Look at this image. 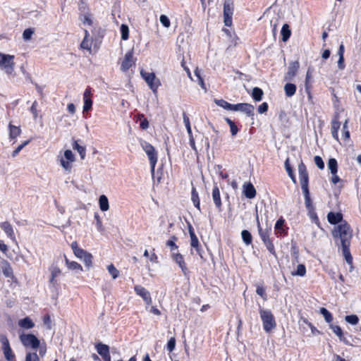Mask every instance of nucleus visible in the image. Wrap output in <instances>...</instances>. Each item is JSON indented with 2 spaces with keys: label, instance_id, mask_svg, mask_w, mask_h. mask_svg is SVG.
<instances>
[{
  "label": "nucleus",
  "instance_id": "nucleus-1",
  "mask_svg": "<svg viewBox=\"0 0 361 361\" xmlns=\"http://www.w3.org/2000/svg\"><path fill=\"white\" fill-rule=\"evenodd\" d=\"M299 179L301 189L305 197V204L307 209L314 208L310 197L309 190V176L305 164L301 161L298 165Z\"/></svg>",
  "mask_w": 361,
  "mask_h": 361
},
{
  "label": "nucleus",
  "instance_id": "nucleus-2",
  "mask_svg": "<svg viewBox=\"0 0 361 361\" xmlns=\"http://www.w3.org/2000/svg\"><path fill=\"white\" fill-rule=\"evenodd\" d=\"M332 235L335 239H340L341 245H350L353 237L350 226L345 221L338 225L332 231Z\"/></svg>",
  "mask_w": 361,
  "mask_h": 361
},
{
  "label": "nucleus",
  "instance_id": "nucleus-3",
  "mask_svg": "<svg viewBox=\"0 0 361 361\" xmlns=\"http://www.w3.org/2000/svg\"><path fill=\"white\" fill-rule=\"evenodd\" d=\"M259 313L262 322L263 329L267 332H270L276 326V320L271 311L268 309H264L259 306Z\"/></svg>",
  "mask_w": 361,
  "mask_h": 361
},
{
  "label": "nucleus",
  "instance_id": "nucleus-4",
  "mask_svg": "<svg viewBox=\"0 0 361 361\" xmlns=\"http://www.w3.org/2000/svg\"><path fill=\"white\" fill-rule=\"evenodd\" d=\"M13 59V55L6 54L0 52V67L8 75L12 74L14 71L15 63Z\"/></svg>",
  "mask_w": 361,
  "mask_h": 361
},
{
  "label": "nucleus",
  "instance_id": "nucleus-5",
  "mask_svg": "<svg viewBox=\"0 0 361 361\" xmlns=\"http://www.w3.org/2000/svg\"><path fill=\"white\" fill-rule=\"evenodd\" d=\"M19 338L25 348L36 350L40 345V341L32 334H22L19 336Z\"/></svg>",
  "mask_w": 361,
  "mask_h": 361
},
{
  "label": "nucleus",
  "instance_id": "nucleus-6",
  "mask_svg": "<svg viewBox=\"0 0 361 361\" xmlns=\"http://www.w3.org/2000/svg\"><path fill=\"white\" fill-rule=\"evenodd\" d=\"M140 75L149 85L152 91L154 93H156L157 92V89L161 85V82L159 80L156 78L155 74L153 72L148 73L142 70L140 71Z\"/></svg>",
  "mask_w": 361,
  "mask_h": 361
},
{
  "label": "nucleus",
  "instance_id": "nucleus-7",
  "mask_svg": "<svg viewBox=\"0 0 361 361\" xmlns=\"http://www.w3.org/2000/svg\"><path fill=\"white\" fill-rule=\"evenodd\" d=\"M75 158L73 152L71 149H66L64 152V157H61L60 159L61 166L68 171H71L72 169L71 163L75 161Z\"/></svg>",
  "mask_w": 361,
  "mask_h": 361
},
{
  "label": "nucleus",
  "instance_id": "nucleus-8",
  "mask_svg": "<svg viewBox=\"0 0 361 361\" xmlns=\"http://www.w3.org/2000/svg\"><path fill=\"white\" fill-rule=\"evenodd\" d=\"M254 106L250 104L238 103L233 105L232 111H241L245 114L248 117H252L254 116Z\"/></svg>",
  "mask_w": 361,
  "mask_h": 361
},
{
  "label": "nucleus",
  "instance_id": "nucleus-9",
  "mask_svg": "<svg viewBox=\"0 0 361 361\" xmlns=\"http://www.w3.org/2000/svg\"><path fill=\"white\" fill-rule=\"evenodd\" d=\"M171 257L172 259L176 262V263L178 264L179 267L181 269L183 275L185 277H189L190 271L186 267L183 256L180 253L173 252Z\"/></svg>",
  "mask_w": 361,
  "mask_h": 361
},
{
  "label": "nucleus",
  "instance_id": "nucleus-10",
  "mask_svg": "<svg viewBox=\"0 0 361 361\" xmlns=\"http://www.w3.org/2000/svg\"><path fill=\"white\" fill-rule=\"evenodd\" d=\"M134 64L135 61L133 59V50H130L125 54L124 59L121 62V70L123 72H126Z\"/></svg>",
  "mask_w": 361,
  "mask_h": 361
},
{
  "label": "nucleus",
  "instance_id": "nucleus-11",
  "mask_svg": "<svg viewBox=\"0 0 361 361\" xmlns=\"http://www.w3.org/2000/svg\"><path fill=\"white\" fill-rule=\"evenodd\" d=\"M299 68L300 63L298 61L290 62L288 68V71L284 77L285 80L291 81L296 75Z\"/></svg>",
  "mask_w": 361,
  "mask_h": 361
},
{
  "label": "nucleus",
  "instance_id": "nucleus-12",
  "mask_svg": "<svg viewBox=\"0 0 361 361\" xmlns=\"http://www.w3.org/2000/svg\"><path fill=\"white\" fill-rule=\"evenodd\" d=\"M134 290L136 294L140 296L147 305L152 303L150 293L145 288L142 286L137 285L134 287Z\"/></svg>",
  "mask_w": 361,
  "mask_h": 361
},
{
  "label": "nucleus",
  "instance_id": "nucleus-13",
  "mask_svg": "<svg viewBox=\"0 0 361 361\" xmlns=\"http://www.w3.org/2000/svg\"><path fill=\"white\" fill-rule=\"evenodd\" d=\"M141 146L145 153L147 154L149 160L157 159V154L154 147L149 142L143 141L141 142Z\"/></svg>",
  "mask_w": 361,
  "mask_h": 361
},
{
  "label": "nucleus",
  "instance_id": "nucleus-14",
  "mask_svg": "<svg viewBox=\"0 0 361 361\" xmlns=\"http://www.w3.org/2000/svg\"><path fill=\"white\" fill-rule=\"evenodd\" d=\"M256 221L257 225V230L259 233V235L262 241L266 240V239L269 238L270 236V233L271 231V227L263 229L260 225L259 220V216L257 214V209H256Z\"/></svg>",
  "mask_w": 361,
  "mask_h": 361
},
{
  "label": "nucleus",
  "instance_id": "nucleus-15",
  "mask_svg": "<svg viewBox=\"0 0 361 361\" xmlns=\"http://www.w3.org/2000/svg\"><path fill=\"white\" fill-rule=\"evenodd\" d=\"M91 89L90 87L86 88L83 94V112L88 111L92 109V100L91 99Z\"/></svg>",
  "mask_w": 361,
  "mask_h": 361
},
{
  "label": "nucleus",
  "instance_id": "nucleus-16",
  "mask_svg": "<svg viewBox=\"0 0 361 361\" xmlns=\"http://www.w3.org/2000/svg\"><path fill=\"white\" fill-rule=\"evenodd\" d=\"M285 220L283 217L279 218L274 226L275 233L277 235H287V228H285Z\"/></svg>",
  "mask_w": 361,
  "mask_h": 361
},
{
  "label": "nucleus",
  "instance_id": "nucleus-17",
  "mask_svg": "<svg viewBox=\"0 0 361 361\" xmlns=\"http://www.w3.org/2000/svg\"><path fill=\"white\" fill-rule=\"evenodd\" d=\"M243 194L248 199H252L256 196V190L250 182L245 183L243 186Z\"/></svg>",
  "mask_w": 361,
  "mask_h": 361
},
{
  "label": "nucleus",
  "instance_id": "nucleus-18",
  "mask_svg": "<svg viewBox=\"0 0 361 361\" xmlns=\"http://www.w3.org/2000/svg\"><path fill=\"white\" fill-rule=\"evenodd\" d=\"M212 199L214 201V203L216 206V207L218 209L219 212H221V196H220V191L219 189V187L216 184L214 185L213 190H212Z\"/></svg>",
  "mask_w": 361,
  "mask_h": 361
},
{
  "label": "nucleus",
  "instance_id": "nucleus-19",
  "mask_svg": "<svg viewBox=\"0 0 361 361\" xmlns=\"http://www.w3.org/2000/svg\"><path fill=\"white\" fill-rule=\"evenodd\" d=\"M0 228L5 232L6 235L13 241H16V236L11 224L8 221L0 224Z\"/></svg>",
  "mask_w": 361,
  "mask_h": 361
},
{
  "label": "nucleus",
  "instance_id": "nucleus-20",
  "mask_svg": "<svg viewBox=\"0 0 361 361\" xmlns=\"http://www.w3.org/2000/svg\"><path fill=\"white\" fill-rule=\"evenodd\" d=\"M340 127H341V122L338 121V116L336 115L335 117L331 121V131L332 137L336 141L339 140L338 132V130L340 129Z\"/></svg>",
  "mask_w": 361,
  "mask_h": 361
},
{
  "label": "nucleus",
  "instance_id": "nucleus-21",
  "mask_svg": "<svg viewBox=\"0 0 361 361\" xmlns=\"http://www.w3.org/2000/svg\"><path fill=\"white\" fill-rule=\"evenodd\" d=\"M327 220L329 224L336 225L343 221V214L340 212H330L327 214Z\"/></svg>",
  "mask_w": 361,
  "mask_h": 361
},
{
  "label": "nucleus",
  "instance_id": "nucleus-22",
  "mask_svg": "<svg viewBox=\"0 0 361 361\" xmlns=\"http://www.w3.org/2000/svg\"><path fill=\"white\" fill-rule=\"evenodd\" d=\"M329 328L333 331V332L339 338L340 341L343 342L345 344H349V342L346 340V338L343 336V333L341 328L338 325H334L333 324H329Z\"/></svg>",
  "mask_w": 361,
  "mask_h": 361
},
{
  "label": "nucleus",
  "instance_id": "nucleus-23",
  "mask_svg": "<svg viewBox=\"0 0 361 361\" xmlns=\"http://www.w3.org/2000/svg\"><path fill=\"white\" fill-rule=\"evenodd\" d=\"M71 248L75 257L79 259H82L87 253V251L78 247L76 241L71 243Z\"/></svg>",
  "mask_w": 361,
  "mask_h": 361
},
{
  "label": "nucleus",
  "instance_id": "nucleus-24",
  "mask_svg": "<svg viewBox=\"0 0 361 361\" xmlns=\"http://www.w3.org/2000/svg\"><path fill=\"white\" fill-rule=\"evenodd\" d=\"M18 325L23 329H30L35 326V323L29 317H26L18 321Z\"/></svg>",
  "mask_w": 361,
  "mask_h": 361
},
{
  "label": "nucleus",
  "instance_id": "nucleus-25",
  "mask_svg": "<svg viewBox=\"0 0 361 361\" xmlns=\"http://www.w3.org/2000/svg\"><path fill=\"white\" fill-rule=\"evenodd\" d=\"M350 245H342V252L343 255L346 261V262L351 265L353 264V257L351 255L350 251Z\"/></svg>",
  "mask_w": 361,
  "mask_h": 361
},
{
  "label": "nucleus",
  "instance_id": "nucleus-26",
  "mask_svg": "<svg viewBox=\"0 0 361 361\" xmlns=\"http://www.w3.org/2000/svg\"><path fill=\"white\" fill-rule=\"evenodd\" d=\"M9 138L11 140L16 139L21 133V129L19 126H16L11 123L8 125Z\"/></svg>",
  "mask_w": 361,
  "mask_h": 361
},
{
  "label": "nucleus",
  "instance_id": "nucleus-27",
  "mask_svg": "<svg viewBox=\"0 0 361 361\" xmlns=\"http://www.w3.org/2000/svg\"><path fill=\"white\" fill-rule=\"evenodd\" d=\"M95 348L98 354L102 356V357L109 354V347L106 344L98 343L95 345Z\"/></svg>",
  "mask_w": 361,
  "mask_h": 361
},
{
  "label": "nucleus",
  "instance_id": "nucleus-28",
  "mask_svg": "<svg viewBox=\"0 0 361 361\" xmlns=\"http://www.w3.org/2000/svg\"><path fill=\"white\" fill-rule=\"evenodd\" d=\"M296 85L293 83L288 82L284 86L285 94L288 97H293L296 92Z\"/></svg>",
  "mask_w": 361,
  "mask_h": 361
},
{
  "label": "nucleus",
  "instance_id": "nucleus-29",
  "mask_svg": "<svg viewBox=\"0 0 361 361\" xmlns=\"http://www.w3.org/2000/svg\"><path fill=\"white\" fill-rule=\"evenodd\" d=\"M281 35L283 42H287L291 35V30L288 24L285 23L281 28Z\"/></svg>",
  "mask_w": 361,
  "mask_h": 361
},
{
  "label": "nucleus",
  "instance_id": "nucleus-30",
  "mask_svg": "<svg viewBox=\"0 0 361 361\" xmlns=\"http://www.w3.org/2000/svg\"><path fill=\"white\" fill-rule=\"evenodd\" d=\"M73 149L77 150L79 153L80 158L84 159L86 155L85 147L79 145L78 140H74L72 145Z\"/></svg>",
  "mask_w": 361,
  "mask_h": 361
},
{
  "label": "nucleus",
  "instance_id": "nucleus-31",
  "mask_svg": "<svg viewBox=\"0 0 361 361\" xmlns=\"http://www.w3.org/2000/svg\"><path fill=\"white\" fill-rule=\"evenodd\" d=\"M99 208L102 212H106L109 209V200L105 195H102L99 197Z\"/></svg>",
  "mask_w": 361,
  "mask_h": 361
},
{
  "label": "nucleus",
  "instance_id": "nucleus-32",
  "mask_svg": "<svg viewBox=\"0 0 361 361\" xmlns=\"http://www.w3.org/2000/svg\"><path fill=\"white\" fill-rule=\"evenodd\" d=\"M191 200L193 202L194 206L198 209L200 210V202L198 195V192L195 187L192 188L191 191Z\"/></svg>",
  "mask_w": 361,
  "mask_h": 361
},
{
  "label": "nucleus",
  "instance_id": "nucleus-33",
  "mask_svg": "<svg viewBox=\"0 0 361 361\" xmlns=\"http://www.w3.org/2000/svg\"><path fill=\"white\" fill-rule=\"evenodd\" d=\"M5 358L7 361H16L15 360V354L13 353V350L11 346H6L2 348Z\"/></svg>",
  "mask_w": 361,
  "mask_h": 361
},
{
  "label": "nucleus",
  "instance_id": "nucleus-34",
  "mask_svg": "<svg viewBox=\"0 0 361 361\" xmlns=\"http://www.w3.org/2000/svg\"><path fill=\"white\" fill-rule=\"evenodd\" d=\"M243 241L246 245H250L252 242V235L247 230H243L241 232Z\"/></svg>",
  "mask_w": 361,
  "mask_h": 361
},
{
  "label": "nucleus",
  "instance_id": "nucleus-35",
  "mask_svg": "<svg viewBox=\"0 0 361 361\" xmlns=\"http://www.w3.org/2000/svg\"><path fill=\"white\" fill-rule=\"evenodd\" d=\"M65 261H66V264L67 267L68 268V269L75 270V271H79L82 270V267L80 264H78L76 262H73V261L70 262L66 256H65Z\"/></svg>",
  "mask_w": 361,
  "mask_h": 361
},
{
  "label": "nucleus",
  "instance_id": "nucleus-36",
  "mask_svg": "<svg viewBox=\"0 0 361 361\" xmlns=\"http://www.w3.org/2000/svg\"><path fill=\"white\" fill-rule=\"evenodd\" d=\"M263 94L264 92L261 88L256 87L252 89V97L255 101H261L262 99Z\"/></svg>",
  "mask_w": 361,
  "mask_h": 361
},
{
  "label": "nucleus",
  "instance_id": "nucleus-37",
  "mask_svg": "<svg viewBox=\"0 0 361 361\" xmlns=\"http://www.w3.org/2000/svg\"><path fill=\"white\" fill-rule=\"evenodd\" d=\"M319 312L324 317L326 322L331 324L333 321V315L325 307H321L319 310Z\"/></svg>",
  "mask_w": 361,
  "mask_h": 361
},
{
  "label": "nucleus",
  "instance_id": "nucleus-38",
  "mask_svg": "<svg viewBox=\"0 0 361 361\" xmlns=\"http://www.w3.org/2000/svg\"><path fill=\"white\" fill-rule=\"evenodd\" d=\"M285 169H286V171L288 173V175L291 178L292 181L294 183H296V178H295V176L294 175L293 168H292V166L290 164L289 159L288 158L285 161Z\"/></svg>",
  "mask_w": 361,
  "mask_h": 361
},
{
  "label": "nucleus",
  "instance_id": "nucleus-39",
  "mask_svg": "<svg viewBox=\"0 0 361 361\" xmlns=\"http://www.w3.org/2000/svg\"><path fill=\"white\" fill-rule=\"evenodd\" d=\"M328 168L331 174L337 173L338 172V162L336 159L331 158L328 161Z\"/></svg>",
  "mask_w": 361,
  "mask_h": 361
},
{
  "label": "nucleus",
  "instance_id": "nucleus-40",
  "mask_svg": "<svg viewBox=\"0 0 361 361\" xmlns=\"http://www.w3.org/2000/svg\"><path fill=\"white\" fill-rule=\"evenodd\" d=\"M308 212V216L311 219L312 221L316 224L318 227H320V222L317 214L315 212V208L307 209Z\"/></svg>",
  "mask_w": 361,
  "mask_h": 361
},
{
  "label": "nucleus",
  "instance_id": "nucleus-41",
  "mask_svg": "<svg viewBox=\"0 0 361 361\" xmlns=\"http://www.w3.org/2000/svg\"><path fill=\"white\" fill-rule=\"evenodd\" d=\"M215 103L226 110L232 111L233 105L232 104L228 103L224 99H215Z\"/></svg>",
  "mask_w": 361,
  "mask_h": 361
},
{
  "label": "nucleus",
  "instance_id": "nucleus-42",
  "mask_svg": "<svg viewBox=\"0 0 361 361\" xmlns=\"http://www.w3.org/2000/svg\"><path fill=\"white\" fill-rule=\"evenodd\" d=\"M306 274V267L304 264H300L297 266V269L292 272L293 276H304Z\"/></svg>",
  "mask_w": 361,
  "mask_h": 361
},
{
  "label": "nucleus",
  "instance_id": "nucleus-43",
  "mask_svg": "<svg viewBox=\"0 0 361 361\" xmlns=\"http://www.w3.org/2000/svg\"><path fill=\"white\" fill-rule=\"evenodd\" d=\"M121 34V39L124 41L127 40L129 37V27L126 24H122L120 27Z\"/></svg>",
  "mask_w": 361,
  "mask_h": 361
},
{
  "label": "nucleus",
  "instance_id": "nucleus-44",
  "mask_svg": "<svg viewBox=\"0 0 361 361\" xmlns=\"http://www.w3.org/2000/svg\"><path fill=\"white\" fill-rule=\"evenodd\" d=\"M190 245L191 247L195 248L197 252L202 257L200 252L199 240L195 234H194L193 235H190Z\"/></svg>",
  "mask_w": 361,
  "mask_h": 361
},
{
  "label": "nucleus",
  "instance_id": "nucleus-45",
  "mask_svg": "<svg viewBox=\"0 0 361 361\" xmlns=\"http://www.w3.org/2000/svg\"><path fill=\"white\" fill-rule=\"evenodd\" d=\"M312 77V68H308L305 81V90H308L309 89H312V85L310 84V79Z\"/></svg>",
  "mask_w": 361,
  "mask_h": 361
},
{
  "label": "nucleus",
  "instance_id": "nucleus-46",
  "mask_svg": "<svg viewBox=\"0 0 361 361\" xmlns=\"http://www.w3.org/2000/svg\"><path fill=\"white\" fill-rule=\"evenodd\" d=\"M183 123L185 126L188 136L192 135V133L191 126H190V119L185 112H183Z\"/></svg>",
  "mask_w": 361,
  "mask_h": 361
},
{
  "label": "nucleus",
  "instance_id": "nucleus-47",
  "mask_svg": "<svg viewBox=\"0 0 361 361\" xmlns=\"http://www.w3.org/2000/svg\"><path fill=\"white\" fill-rule=\"evenodd\" d=\"M233 7L228 2H225L224 4V16H233Z\"/></svg>",
  "mask_w": 361,
  "mask_h": 361
},
{
  "label": "nucleus",
  "instance_id": "nucleus-48",
  "mask_svg": "<svg viewBox=\"0 0 361 361\" xmlns=\"http://www.w3.org/2000/svg\"><path fill=\"white\" fill-rule=\"evenodd\" d=\"M345 320L346 322H348L352 325H355L358 323L359 318L356 314H350V315L345 316Z\"/></svg>",
  "mask_w": 361,
  "mask_h": 361
},
{
  "label": "nucleus",
  "instance_id": "nucleus-49",
  "mask_svg": "<svg viewBox=\"0 0 361 361\" xmlns=\"http://www.w3.org/2000/svg\"><path fill=\"white\" fill-rule=\"evenodd\" d=\"M107 270L109 273L112 276L114 279H116L119 275L118 270L114 266L113 264H111L107 267Z\"/></svg>",
  "mask_w": 361,
  "mask_h": 361
},
{
  "label": "nucleus",
  "instance_id": "nucleus-50",
  "mask_svg": "<svg viewBox=\"0 0 361 361\" xmlns=\"http://www.w3.org/2000/svg\"><path fill=\"white\" fill-rule=\"evenodd\" d=\"M94 217L96 221V226H97V231L99 232L104 231V227H103L102 220H101V218H100L99 214L97 212L94 213Z\"/></svg>",
  "mask_w": 361,
  "mask_h": 361
},
{
  "label": "nucleus",
  "instance_id": "nucleus-51",
  "mask_svg": "<svg viewBox=\"0 0 361 361\" xmlns=\"http://www.w3.org/2000/svg\"><path fill=\"white\" fill-rule=\"evenodd\" d=\"M25 361H39V357L37 353L27 352L25 355Z\"/></svg>",
  "mask_w": 361,
  "mask_h": 361
},
{
  "label": "nucleus",
  "instance_id": "nucleus-52",
  "mask_svg": "<svg viewBox=\"0 0 361 361\" xmlns=\"http://www.w3.org/2000/svg\"><path fill=\"white\" fill-rule=\"evenodd\" d=\"M256 293L258 295H259L264 300H267V295L266 293L265 288L262 286H257L256 289Z\"/></svg>",
  "mask_w": 361,
  "mask_h": 361
},
{
  "label": "nucleus",
  "instance_id": "nucleus-53",
  "mask_svg": "<svg viewBox=\"0 0 361 361\" xmlns=\"http://www.w3.org/2000/svg\"><path fill=\"white\" fill-rule=\"evenodd\" d=\"M348 120H345L343 125V136L345 140H348L350 138V132L348 129Z\"/></svg>",
  "mask_w": 361,
  "mask_h": 361
},
{
  "label": "nucleus",
  "instance_id": "nucleus-54",
  "mask_svg": "<svg viewBox=\"0 0 361 361\" xmlns=\"http://www.w3.org/2000/svg\"><path fill=\"white\" fill-rule=\"evenodd\" d=\"M80 47L83 49L90 50L92 47V42L86 37H84L81 44Z\"/></svg>",
  "mask_w": 361,
  "mask_h": 361
},
{
  "label": "nucleus",
  "instance_id": "nucleus-55",
  "mask_svg": "<svg viewBox=\"0 0 361 361\" xmlns=\"http://www.w3.org/2000/svg\"><path fill=\"white\" fill-rule=\"evenodd\" d=\"M160 23L166 28L170 27L171 23L169 18L166 15H161L159 18Z\"/></svg>",
  "mask_w": 361,
  "mask_h": 361
},
{
  "label": "nucleus",
  "instance_id": "nucleus-56",
  "mask_svg": "<svg viewBox=\"0 0 361 361\" xmlns=\"http://www.w3.org/2000/svg\"><path fill=\"white\" fill-rule=\"evenodd\" d=\"M33 33H34V31L32 29H31V28L25 29L23 33V39L25 41L30 39Z\"/></svg>",
  "mask_w": 361,
  "mask_h": 361
},
{
  "label": "nucleus",
  "instance_id": "nucleus-57",
  "mask_svg": "<svg viewBox=\"0 0 361 361\" xmlns=\"http://www.w3.org/2000/svg\"><path fill=\"white\" fill-rule=\"evenodd\" d=\"M30 142V140H26L20 145L15 150L12 152V157H15L18 153Z\"/></svg>",
  "mask_w": 361,
  "mask_h": 361
},
{
  "label": "nucleus",
  "instance_id": "nucleus-58",
  "mask_svg": "<svg viewBox=\"0 0 361 361\" xmlns=\"http://www.w3.org/2000/svg\"><path fill=\"white\" fill-rule=\"evenodd\" d=\"M303 322L310 326L311 332L313 335H318L322 334L311 322H308L307 319H304Z\"/></svg>",
  "mask_w": 361,
  "mask_h": 361
},
{
  "label": "nucleus",
  "instance_id": "nucleus-59",
  "mask_svg": "<svg viewBox=\"0 0 361 361\" xmlns=\"http://www.w3.org/2000/svg\"><path fill=\"white\" fill-rule=\"evenodd\" d=\"M82 259L85 265L87 267L90 268L92 266V255L90 253L87 252V255Z\"/></svg>",
  "mask_w": 361,
  "mask_h": 361
},
{
  "label": "nucleus",
  "instance_id": "nucleus-60",
  "mask_svg": "<svg viewBox=\"0 0 361 361\" xmlns=\"http://www.w3.org/2000/svg\"><path fill=\"white\" fill-rule=\"evenodd\" d=\"M176 347V338L174 337H171L166 344V348L169 352H172Z\"/></svg>",
  "mask_w": 361,
  "mask_h": 361
},
{
  "label": "nucleus",
  "instance_id": "nucleus-61",
  "mask_svg": "<svg viewBox=\"0 0 361 361\" xmlns=\"http://www.w3.org/2000/svg\"><path fill=\"white\" fill-rule=\"evenodd\" d=\"M314 163L319 169H324V162L322 158L319 156H315L314 158Z\"/></svg>",
  "mask_w": 361,
  "mask_h": 361
},
{
  "label": "nucleus",
  "instance_id": "nucleus-62",
  "mask_svg": "<svg viewBox=\"0 0 361 361\" xmlns=\"http://www.w3.org/2000/svg\"><path fill=\"white\" fill-rule=\"evenodd\" d=\"M265 247H267V249L268 250V251L273 255H274L275 257H276V251H275V248H274V243L271 241H270L269 243H266L265 245Z\"/></svg>",
  "mask_w": 361,
  "mask_h": 361
},
{
  "label": "nucleus",
  "instance_id": "nucleus-63",
  "mask_svg": "<svg viewBox=\"0 0 361 361\" xmlns=\"http://www.w3.org/2000/svg\"><path fill=\"white\" fill-rule=\"evenodd\" d=\"M268 108V104L267 102H263L258 106L257 111L259 114H264L267 111Z\"/></svg>",
  "mask_w": 361,
  "mask_h": 361
},
{
  "label": "nucleus",
  "instance_id": "nucleus-64",
  "mask_svg": "<svg viewBox=\"0 0 361 361\" xmlns=\"http://www.w3.org/2000/svg\"><path fill=\"white\" fill-rule=\"evenodd\" d=\"M0 342L2 344V348L10 345L8 339L7 338L6 336L4 334L0 335Z\"/></svg>",
  "mask_w": 361,
  "mask_h": 361
}]
</instances>
